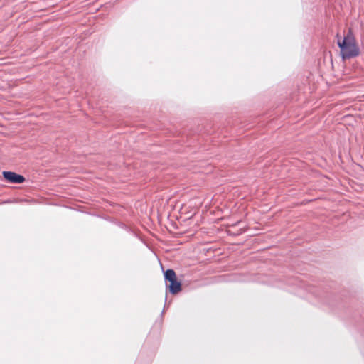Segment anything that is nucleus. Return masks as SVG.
I'll return each mask as SVG.
<instances>
[{
    "mask_svg": "<svg viewBox=\"0 0 364 364\" xmlns=\"http://www.w3.org/2000/svg\"><path fill=\"white\" fill-rule=\"evenodd\" d=\"M164 278L166 282H169L172 279H176V275L174 270L168 269L166 272H164Z\"/></svg>",
    "mask_w": 364,
    "mask_h": 364,
    "instance_id": "20e7f679",
    "label": "nucleus"
},
{
    "mask_svg": "<svg viewBox=\"0 0 364 364\" xmlns=\"http://www.w3.org/2000/svg\"><path fill=\"white\" fill-rule=\"evenodd\" d=\"M168 282L169 291L172 294H175L181 290V284L176 278L169 281Z\"/></svg>",
    "mask_w": 364,
    "mask_h": 364,
    "instance_id": "7ed1b4c3",
    "label": "nucleus"
},
{
    "mask_svg": "<svg viewBox=\"0 0 364 364\" xmlns=\"http://www.w3.org/2000/svg\"><path fill=\"white\" fill-rule=\"evenodd\" d=\"M2 175L6 181L10 183L21 184L26 181L23 175L10 171H4Z\"/></svg>",
    "mask_w": 364,
    "mask_h": 364,
    "instance_id": "f03ea898",
    "label": "nucleus"
},
{
    "mask_svg": "<svg viewBox=\"0 0 364 364\" xmlns=\"http://www.w3.org/2000/svg\"><path fill=\"white\" fill-rule=\"evenodd\" d=\"M338 46L340 48L341 55L343 60L355 58L360 54V48L350 31L341 41H338Z\"/></svg>",
    "mask_w": 364,
    "mask_h": 364,
    "instance_id": "f257e3e1",
    "label": "nucleus"
}]
</instances>
